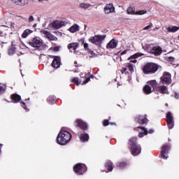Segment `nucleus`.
I'll use <instances>...</instances> for the list:
<instances>
[{
  "mask_svg": "<svg viewBox=\"0 0 179 179\" xmlns=\"http://www.w3.org/2000/svg\"><path fill=\"white\" fill-rule=\"evenodd\" d=\"M31 1H34V0H31Z\"/></svg>",
  "mask_w": 179,
  "mask_h": 179,
  "instance_id": "nucleus-64",
  "label": "nucleus"
},
{
  "mask_svg": "<svg viewBox=\"0 0 179 179\" xmlns=\"http://www.w3.org/2000/svg\"><path fill=\"white\" fill-rule=\"evenodd\" d=\"M41 33L42 34H44V36H45V37H47L48 38H50L51 36V34H50V32L45 29L41 30Z\"/></svg>",
  "mask_w": 179,
  "mask_h": 179,
  "instance_id": "nucleus-36",
  "label": "nucleus"
},
{
  "mask_svg": "<svg viewBox=\"0 0 179 179\" xmlns=\"http://www.w3.org/2000/svg\"><path fill=\"white\" fill-rule=\"evenodd\" d=\"M76 66H78V64H76Z\"/></svg>",
  "mask_w": 179,
  "mask_h": 179,
  "instance_id": "nucleus-60",
  "label": "nucleus"
},
{
  "mask_svg": "<svg viewBox=\"0 0 179 179\" xmlns=\"http://www.w3.org/2000/svg\"><path fill=\"white\" fill-rule=\"evenodd\" d=\"M179 30V27H169L167 28V31L169 33H176V31H178Z\"/></svg>",
  "mask_w": 179,
  "mask_h": 179,
  "instance_id": "nucleus-28",
  "label": "nucleus"
},
{
  "mask_svg": "<svg viewBox=\"0 0 179 179\" xmlns=\"http://www.w3.org/2000/svg\"><path fill=\"white\" fill-rule=\"evenodd\" d=\"M148 84L153 88L155 92L156 91V87H157V82H156V80H150L148 82Z\"/></svg>",
  "mask_w": 179,
  "mask_h": 179,
  "instance_id": "nucleus-27",
  "label": "nucleus"
},
{
  "mask_svg": "<svg viewBox=\"0 0 179 179\" xmlns=\"http://www.w3.org/2000/svg\"><path fill=\"white\" fill-rule=\"evenodd\" d=\"M82 75H83V73L80 74L81 79L79 80V78L73 77L71 80V82L72 83H75L76 86H79V85H86V83H89V82H90V78L82 77Z\"/></svg>",
  "mask_w": 179,
  "mask_h": 179,
  "instance_id": "nucleus-6",
  "label": "nucleus"
},
{
  "mask_svg": "<svg viewBox=\"0 0 179 179\" xmlns=\"http://www.w3.org/2000/svg\"><path fill=\"white\" fill-rule=\"evenodd\" d=\"M20 103L22 104V108H24V110H27V107H26V103H24V101H21Z\"/></svg>",
  "mask_w": 179,
  "mask_h": 179,
  "instance_id": "nucleus-45",
  "label": "nucleus"
},
{
  "mask_svg": "<svg viewBox=\"0 0 179 179\" xmlns=\"http://www.w3.org/2000/svg\"><path fill=\"white\" fill-rule=\"evenodd\" d=\"M78 47H79V43L77 42L69 43L67 45V48L69 50L70 52H72V51H76Z\"/></svg>",
  "mask_w": 179,
  "mask_h": 179,
  "instance_id": "nucleus-17",
  "label": "nucleus"
},
{
  "mask_svg": "<svg viewBox=\"0 0 179 179\" xmlns=\"http://www.w3.org/2000/svg\"><path fill=\"white\" fill-rule=\"evenodd\" d=\"M91 78H93V76H91Z\"/></svg>",
  "mask_w": 179,
  "mask_h": 179,
  "instance_id": "nucleus-61",
  "label": "nucleus"
},
{
  "mask_svg": "<svg viewBox=\"0 0 179 179\" xmlns=\"http://www.w3.org/2000/svg\"><path fill=\"white\" fill-rule=\"evenodd\" d=\"M104 167L105 169H106V170L101 169V171L103 173H104V171L105 173H110L111 171H113V170H114V166H113V162L110 160L105 162Z\"/></svg>",
  "mask_w": 179,
  "mask_h": 179,
  "instance_id": "nucleus-14",
  "label": "nucleus"
},
{
  "mask_svg": "<svg viewBox=\"0 0 179 179\" xmlns=\"http://www.w3.org/2000/svg\"><path fill=\"white\" fill-rule=\"evenodd\" d=\"M76 66H78V64H76Z\"/></svg>",
  "mask_w": 179,
  "mask_h": 179,
  "instance_id": "nucleus-58",
  "label": "nucleus"
},
{
  "mask_svg": "<svg viewBox=\"0 0 179 179\" xmlns=\"http://www.w3.org/2000/svg\"><path fill=\"white\" fill-rule=\"evenodd\" d=\"M166 122L169 129H173L174 127V120H173V115L171 112H168L166 114Z\"/></svg>",
  "mask_w": 179,
  "mask_h": 179,
  "instance_id": "nucleus-12",
  "label": "nucleus"
},
{
  "mask_svg": "<svg viewBox=\"0 0 179 179\" xmlns=\"http://www.w3.org/2000/svg\"><path fill=\"white\" fill-rule=\"evenodd\" d=\"M135 121L138 123L140 124V125H145V124H148V120L147 117V115H138L135 118Z\"/></svg>",
  "mask_w": 179,
  "mask_h": 179,
  "instance_id": "nucleus-11",
  "label": "nucleus"
},
{
  "mask_svg": "<svg viewBox=\"0 0 179 179\" xmlns=\"http://www.w3.org/2000/svg\"><path fill=\"white\" fill-rule=\"evenodd\" d=\"M91 54H93V52H92Z\"/></svg>",
  "mask_w": 179,
  "mask_h": 179,
  "instance_id": "nucleus-62",
  "label": "nucleus"
},
{
  "mask_svg": "<svg viewBox=\"0 0 179 179\" xmlns=\"http://www.w3.org/2000/svg\"><path fill=\"white\" fill-rule=\"evenodd\" d=\"M31 33H33L32 30L25 29L22 34V38H26L27 37V36H29V34H31Z\"/></svg>",
  "mask_w": 179,
  "mask_h": 179,
  "instance_id": "nucleus-31",
  "label": "nucleus"
},
{
  "mask_svg": "<svg viewBox=\"0 0 179 179\" xmlns=\"http://www.w3.org/2000/svg\"><path fill=\"white\" fill-rule=\"evenodd\" d=\"M27 100H30V98L25 99V101H27Z\"/></svg>",
  "mask_w": 179,
  "mask_h": 179,
  "instance_id": "nucleus-54",
  "label": "nucleus"
},
{
  "mask_svg": "<svg viewBox=\"0 0 179 179\" xmlns=\"http://www.w3.org/2000/svg\"><path fill=\"white\" fill-rule=\"evenodd\" d=\"M50 58H53L52 62V68L58 69L59 66H61V57L50 55Z\"/></svg>",
  "mask_w": 179,
  "mask_h": 179,
  "instance_id": "nucleus-10",
  "label": "nucleus"
},
{
  "mask_svg": "<svg viewBox=\"0 0 179 179\" xmlns=\"http://www.w3.org/2000/svg\"><path fill=\"white\" fill-rule=\"evenodd\" d=\"M29 44L31 45V47H34V48H38V50H40V47L43 45V41L40 40V38L35 37L31 41L29 42Z\"/></svg>",
  "mask_w": 179,
  "mask_h": 179,
  "instance_id": "nucleus-9",
  "label": "nucleus"
},
{
  "mask_svg": "<svg viewBox=\"0 0 179 179\" xmlns=\"http://www.w3.org/2000/svg\"><path fill=\"white\" fill-rule=\"evenodd\" d=\"M136 12L135 11L134 7H129L127 8V14L128 15H136Z\"/></svg>",
  "mask_w": 179,
  "mask_h": 179,
  "instance_id": "nucleus-34",
  "label": "nucleus"
},
{
  "mask_svg": "<svg viewBox=\"0 0 179 179\" xmlns=\"http://www.w3.org/2000/svg\"><path fill=\"white\" fill-rule=\"evenodd\" d=\"M160 80L162 85H171V74L167 71L164 72Z\"/></svg>",
  "mask_w": 179,
  "mask_h": 179,
  "instance_id": "nucleus-8",
  "label": "nucleus"
},
{
  "mask_svg": "<svg viewBox=\"0 0 179 179\" xmlns=\"http://www.w3.org/2000/svg\"><path fill=\"white\" fill-rule=\"evenodd\" d=\"M106 37V35H96L95 36L91 37V38L89 39V41L95 45H100L101 41H103Z\"/></svg>",
  "mask_w": 179,
  "mask_h": 179,
  "instance_id": "nucleus-7",
  "label": "nucleus"
},
{
  "mask_svg": "<svg viewBox=\"0 0 179 179\" xmlns=\"http://www.w3.org/2000/svg\"><path fill=\"white\" fill-rule=\"evenodd\" d=\"M1 148H0V154H1Z\"/></svg>",
  "mask_w": 179,
  "mask_h": 179,
  "instance_id": "nucleus-57",
  "label": "nucleus"
},
{
  "mask_svg": "<svg viewBox=\"0 0 179 179\" xmlns=\"http://www.w3.org/2000/svg\"><path fill=\"white\" fill-rule=\"evenodd\" d=\"M146 10H141L136 12V15H145V13H147Z\"/></svg>",
  "mask_w": 179,
  "mask_h": 179,
  "instance_id": "nucleus-41",
  "label": "nucleus"
},
{
  "mask_svg": "<svg viewBox=\"0 0 179 179\" xmlns=\"http://www.w3.org/2000/svg\"><path fill=\"white\" fill-rule=\"evenodd\" d=\"M155 92H159L162 94H169V90L166 85H161L156 87Z\"/></svg>",
  "mask_w": 179,
  "mask_h": 179,
  "instance_id": "nucleus-15",
  "label": "nucleus"
},
{
  "mask_svg": "<svg viewBox=\"0 0 179 179\" xmlns=\"http://www.w3.org/2000/svg\"><path fill=\"white\" fill-rule=\"evenodd\" d=\"M80 41H81V42L83 43V44L84 45V48H85V50H89V44L85 43V38L81 39Z\"/></svg>",
  "mask_w": 179,
  "mask_h": 179,
  "instance_id": "nucleus-40",
  "label": "nucleus"
},
{
  "mask_svg": "<svg viewBox=\"0 0 179 179\" xmlns=\"http://www.w3.org/2000/svg\"><path fill=\"white\" fill-rule=\"evenodd\" d=\"M38 2H41L42 1H43V0H38Z\"/></svg>",
  "mask_w": 179,
  "mask_h": 179,
  "instance_id": "nucleus-55",
  "label": "nucleus"
},
{
  "mask_svg": "<svg viewBox=\"0 0 179 179\" xmlns=\"http://www.w3.org/2000/svg\"><path fill=\"white\" fill-rule=\"evenodd\" d=\"M60 48H61L60 46H56L54 48H51L50 50H51L52 51H54L55 52H58V51H59Z\"/></svg>",
  "mask_w": 179,
  "mask_h": 179,
  "instance_id": "nucleus-42",
  "label": "nucleus"
},
{
  "mask_svg": "<svg viewBox=\"0 0 179 179\" xmlns=\"http://www.w3.org/2000/svg\"><path fill=\"white\" fill-rule=\"evenodd\" d=\"M105 13H113L115 10V8H114V6L111 3L107 4L106 7L104 8Z\"/></svg>",
  "mask_w": 179,
  "mask_h": 179,
  "instance_id": "nucleus-19",
  "label": "nucleus"
},
{
  "mask_svg": "<svg viewBox=\"0 0 179 179\" xmlns=\"http://www.w3.org/2000/svg\"><path fill=\"white\" fill-rule=\"evenodd\" d=\"M138 129H142L143 131V133H139L138 134V137L139 138H143L144 135H147L148 134V130L146 129H145V127H137Z\"/></svg>",
  "mask_w": 179,
  "mask_h": 179,
  "instance_id": "nucleus-30",
  "label": "nucleus"
},
{
  "mask_svg": "<svg viewBox=\"0 0 179 179\" xmlns=\"http://www.w3.org/2000/svg\"><path fill=\"white\" fill-rule=\"evenodd\" d=\"M73 171L77 176H83L87 171V166L85 164L78 163L74 165Z\"/></svg>",
  "mask_w": 179,
  "mask_h": 179,
  "instance_id": "nucleus-4",
  "label": "nucleus"
},
{
  "mask_svg": "<svg viewBox=\"0 0 179 179\" xmlns=\"http://www.w3.org/2000/svg\"><path fill=\"white\" fill-rule=\"evenodd\" d=\"M153 132H155V130H153V129H150L148 130V134H153Z\"/></svg>",
  "mask_w": 179,
  "mask_h": 179,
  "instance_id": "nucleus-49",
  "label": "nucleus"
},
{
  "mask_svg": "<svg viewBox=\"0 0 179 179\" xmlns=\"http://www.w3.org/2000/svg\"><path fill=\"white\" fill-rule=\"evenodd\" d=\"M47 101L49 104H54L55 103V97L54 96H50L47 99Z\"/></svg>",
  "mask_w": 179,
  "mask_h": 179,
  "instance_id": "nucleus-35",
  "label": "nucleus"
},
{
  "mask_svg": "<svg viewBox=\"0 0 179 179\" xmlns=\"http://www.w3.org/2000/svg\"><path fill=\"white\" fill-rule=\"evenodd\" d=\"M74 72H78V71H74Z\"/></svg>",
  "mask_w": 179,
  "mask_h": 179,
  "instance_id": "nucleus-63",
  "label": "nucleus"
},
{
  "mask_svg": "<svg viewBox=\"0 0 179 179\" xmlns=\"http://www.w3.org/2000/svg\"><path fill=\"white\" fill-rule=\"evenodd\" d=\"M121 73L124 75H129V71H128V69L125 67H122V69L120 70Z\"/></svg>",
  "mask_w": 179,
  "mask_h": 179,
  "instance_id": "nucleus-39",
  "label": "nucleus"
},
{
  "mask_svg": "<svg viewBox=\"0 0 179 179\" xmlns=\"http://www.w3.org/2000/svg\"><path fill=\"white\" fill-rule=\"evenodd\" d=\"M33 27H34V28L37 27V24H34L33 25Z\"/></svg>",
  "mask_w": 179,
  "mask_h": 179,
  "instance_id": "nucleus-53",
  "label": "nucleus"
},
{
  "mask_svg": "<svg viewBox=\"0 0 179 179\" xmlns=\"http://www.w3.org/2000/svg\"><path fill=\"white\" fill-rule=\"evenodd\" d=\"M103 127H108V125H110V121L108 120H104L103 121Z\"/></svg>",
  "mask_w": 179,
  "mask_h": 179,
  "instance_id": "nucleus-43",
  "label": "nucleus"
},
{
  "mask_svg": "<svg viewBox=\"0 0 179 179\" xmlns=\"http://www.w3.org/2000/svg\"><path fill=\"white\" fill-rule=\"evenodd\" d=\"M142 71L145 75H153L159 71V66L153 62H148L143 66Z\"/></svg>",
  "mask_w": 179,
  "mask_h": 179,
  "instance_id": "nucleus-3",
  "label": "nucleus"
},
{
  "mask_svg": "<svg viewBox=\"0 0 179 179\" xmlns=\"http://www.w3.org/2000/svg\"><path fill=\"white\" fill-rule=\"evenodd\" d=\"M10 99L13 103H20V101L22 100V96L17 94H13L10 95Z\"/></svg>",
  "mask_w": 179,
  "mask_h": 179,
  "instance_id": "nucleus-20",
  "label": "nucleus"
},
{
  "mask_svg": "<svg viewBox=\"0 0 179 179\" xmlns=\"http://www.w3.org/2000/svg\"><path fill=\"white\" fill-rule=\"evenodd\" d=\"M129 149L133 156H138L142 152V147L138 145V138L131 137L128 142Z\"/></svg>",
  "mask_w": 179,
  "mask_h": 179,
  "instance_id": "nucleus-1",
  "label": "nucleus"
},
{
  "mask_svg": "<svg viewBox=\"0 0 179 179\" xmlns=\"http://www.w3.org/2000/svg\"><path fill=\"white\" fill-rule=\"evenodd\" d=\"M76 66H78V64H76Z\"/></svg>",
  "mask_w": 179,
  "mask_h": 179,
  "instance_id": "nucleus-59",
  "label": "nucleus"
},
{
  "mask_svg": "<svg viewBox=\"0 0 179 179\" xmlns=\"http://www.w3.org/2000/svg\"><path fill=\"white\" fill-rule=\"evenodd\" d=\"M162 48L159 46H154L150 49V53L154 54L155 55H160L162 54Z\"/></svg>",
  "mask_w": 179,
  "mask_h": 179,
  "instance_id": "nucleus-18",
  "label": "nucleus"
},
{
  "mask_svg": "<svg viewBox=\"0 0 179 179\" xmlns=\"http://www.w3.org/2000/svg\"><path fill=\"white\" fill-rule=\"evenodd\" d=\"M175 97H176V99H178L179 98V94L176 93L175 94Z\"/></svg>",
  "mask_w": 179,
  "mask_h": 179,
  "instance_id": "nucleus-51",
  "label": "nucleus"
},
{
  "mask_svg": "<svg viewBox=\"0 0 179 179\" xmlns=\"http://www.w3.org/2000/svg\"><path fill=\"white\" fill-rule=\"evenodd\" d=\"M127 68L131 73H134V72H135V70L134 69V64L131 63L127 64Z\"/></svg>",
  "mask_w": 179,
  "mask_h": 179,
  "instance_id": "nucleus-37",
  "label": "nucleus"
},
{
  "mask_svg": "<svg viewBox=\"0 0 179 179\" xmlns=\"http://www.w3.org/2000/svg\"><path fill=\"white\" fill-rule=\"evenodd\" d=\"M29 23H31V22H34V17L33 15H31L28 19Z\"/></svg>",
  "mask_w": 179,
  "mask_h": 179,
  "instance_id": "nucleus-44",
  "label": "nucleus"
},
{
  "mask_svg": "<svg viewBox=\"0 0 179 179\" xmlns=\"http://www.w3.org/2000/svg\"><path fill=\"white\" fill-rule=\"evenodd\" d=\"M174 59H175L174 57H169L168 58V62H174Z\"/></svg>",
  "mask_w": 179,
  "mask_h": 179,
  "instance_id": "nucleus-47",
  "label": "nucleus"
},
{
  "mask_svg": "<svg viewBox=\"0 0 179 179\" xmlns=\"http://www.w3.org/2000/svg\"><path fill=\"white\" fill-rule=\"evenodd\" d=\"M128 166V164L125 162H120L117 164V167L119 169H125Z\"/></svg>",
  "mask_w": 179,
  "mask_h": 179,
  "instance_id": "nucleus-33",
  "label": "nucleus"
},
{
  "mask_svg": "<svg viewBox=\"0 0 179 179\" xmlns=\"http://www.w3.org/2000/svg\"><path fill=\"white\" fill-rule=\"evenodd\" d=\"M127 50H123V51L120 53V55H125V54H127Z\"/></svg>",
  "mask_w": 179,
  "mask_h": 179,
  "instance_id": "nucleus-50",
  "label": "nucleus"
},
{
  "mask_svg": "<svg viewBox=\"0 0 179 179\" xmlns=\"http://www.w3.org/2000/svg\"><path fill=\"white\" fill-rule=\"evenodd\" d=\"M143 90L145 94H150V93H152V87H150V86L148 85H145L143 88Z\"/></svg>",
  "mask_w": 179,
  "mask_h": 179,
  "instance_id": "nucleus-26",
  "label": "nucleus"
},
{
  "mask_svg": "<svg viewBox=\"0 0 179 179\" xmlns=\"http://www.w3.org/2000/svg\"><path fill=\"white\" fill-rule=\"evenodd\" d=\"M171 149V145H170V143L164 144L162 147L159 157H161V159H164V160H167V159L169 158V156H167V155H169V153L170 152Z\"/></svg>",
  "mask_w": 179,
  "mask_h": 179,
  "instance_id": "nucleus-5",
  "label": "nucleus"
},
{
  "mask_svg": "<svg viewBox=\"0 0 179 179\" xmlns=\"http://www.w3.org/2000/svg\"><path fill=\"white\" fill-rule=\"evenodd\" d=\"M69 31H70V33H75L76 31H79V25L78 24H74L69 29Z\"/></svg>",
  "mask_w": 179,
  "mask_h": 179,
  "instance_id": "nucleus-24",
  "label": "nucleus"
},
{
  "mask_svg": "<svg viewBox=\"0 0 179 179\" xmlns=\"http://www.w3.org/2000/svg\"><path fill=\"white\" fill-rule=\"evenodd\" d=\"M3 145L0 143V147L2 148Z\"/></svg>",
  "mask_w": 179,
  "mask_h": 179,
  "instance_id": "nucleus-56",
  "label": "nucleus"
},
{
  "mask_svg": "<svg viewBox=\"0 0 179 179\" xmlns=\"http://www.w3.org/2000/svg\"><path fill=\"white\" fill-rule=\"evenodd\" d=\"M5 90H6V86H5V85L0 84V96L5 93Z\"/></svg>",
  "mask_w": 179,
  "mask_h": 179,
  "instance_id": "nucleus-38",
  "label": "nucleus"
},
{
  "mask_svg": "<svg viewBox=\"0 0 179 179\" xmlns=\"http://www.w3.org/2000/svg\"><path fill=\"white\" fill-rule=\"evenodd\" d=\"M118 43L115 41V39H112L106 45L107 48H117Z\"/></svg>",
  "mask_w": 179,
  "mask_h": 179,
  "instance_id": "nucleus-22",
  "label": "nucleus"
},
{
  "mask_svg": "<svg viewBox=\"0 0 179 179\" xmlns=\"http://www.w3.org/2000/svg\"><path fill=\"white\" fill-rule=\"evenodd\" d=\"M65 24V22L64 21H58L55 20L52 22V26L54 29H61L62 26Z\"/></svg>",
  "mask_w": 179,
  "mask_h": 179,
  "instance_id": "nucleus-16",
  "label": "nucleus"
},
{
  "mask_svg": "<svg viewBox=\"0 0 179 179\" xmlns=\"http://www.w3.org/2000/svg\"><path fill=\"white\" fill-rule=\"evenodd\" d=\"M13 3L15 5H18L19 6H24V5H27L29 2L27 0H24V2H22V0H11Z\"/></svg>",
  "mask_w": 179,
  "mask_h": 179,
  "instance_id": "nucleus-23",
  "label": "nucleus"
},
{
  "mask_svg": "<svg viewBox=\"0 0 179 179\" xmlns=\"http://www.w3.org/2000/svg\"><path fill=\"white\" fill-rule=\"evenodd\" d=\"M81 142H87L89 141V134L87 133L81 134L80 136Z\"/></svg>",
  "mask_w": 179,
  "mask_h": 179,
  "instance_id": "nucleus-25",
  "label": "nucleus"
},
{
  "mask_svg": "<svg viewBox=\"0 0 179 179\" xmlns=\"http://www.w3.org/2000/svg\"><path fill=\"white\" fill-rule=\"evenodd\" d=\"M90 6H92V4L87 3H81L79 5V7L81 8V9H89Z\"/></svg>",
  "mask_w": 179,
  "mask_h": 179,
  "instance_id": "nucleus-32",
  "label": "nucleus"
},
{
  "mask_svg": "<svg viewBox=\"0 0 179 179\" xmlns=\"http://www.w3.org/2000/svg\"><path fill=\"white\" fill-rule=\"evenodd\" d=\"M110 125H115V122H110L109 123Z\"/></svg>",
  "mask_w": 179,
  "mask_h": 179,
  "instance_id": "nucleus-52",
  "label": "nucleus"
},
{
  "mask_svg": "<svg viewBox=\"0 0 179 179\" xmlns=\"http://www.w3.org/2000/svg\"><path fill=\"white\" fill-rule=\"evenodd\" d=\"M6 34L0 30V37H5Z\"/></svg>",
  "mask_w": 179,
  "mask_h": 179,
  "instance_id": "nucleus-48",
  "label": "nucleus"
},
{
  "mask_svg": "<svg viewBox=\"0 0 179 179\" xmlns=\"http://www.w3.org/2000/svg\"><path fill=\"white\" fill-rule=\"evenodd\" d=\"M153 27V24L150 23L148 26L144 28V30H149V29H150V27Z\"/></svg>",
  "mask_w": 179,
  "mask_h": 179,
  "instance_id": "nucleus-46",
  "label": "nucleus"
},
{
  "mask_svg": "<svg viewBox=\"0 0 179 179\" xmlns=\"http://www.w3.org/2000/svg\"><path fill=\"white\" fill-rule=\"evenodd\" d=\"M142 55H143L141 53L137 52L130 56L128 59H134V60H131L130 62H133V64H136V62H138V60H136V58H139V57H142Z\"/></svg>",
  "mask_w": 179,
  "mask_h": 179,
  "instance_id": "nucleus-21",
  "label": "nucleus"
},
{
  "mask_svg": "<svg viewBox=\"0 0 179 179\" xmlns=\"http://www.w3.org/2000/svg\"><path fill=\"white\" fill-rule=\"evenodd\" d=\"M71 139H72V135L69 131L65 130H61L57 136V142L58 145H61V146L69 143Z\"/></svg>",
  "mask_w": 179,
  "mask_h": 179,
  "instance_id": "nucleus-2",
  "label": "nucleus"
},
{
  "mask_svg": "<svg viewBox=\"0 0 179 179\" xmlns=\"http://www.w3.org/2000/svg\"><path fill=\"white\" fill-rule=\"evenodd\" d=\"M76 127L80 128L83 131L87 130V123L85 122L83 120L80 119H78L76 120Z\"/></svg>",
  "mask_w": 179,
  "mask_h": 179,
  "instance_id": "nucleus-13",
  "label": "nucleus"
},
{
  "mask_svg": "<svg viewBox=\"0 0 179 179\" xmlns=\"http://www.w3.org/2000/svg\"><path fill=\"white\" fill-rule=\"evenodd\" d=\"M16 52V45L12 43L11 48L8 50V55H13Z\"/></svg>",
  "mask_w": 179,
  "mask_h": 179,
  "instance_id": "nucleus-29",
  "label": "nucleus"
}]
</instances>
